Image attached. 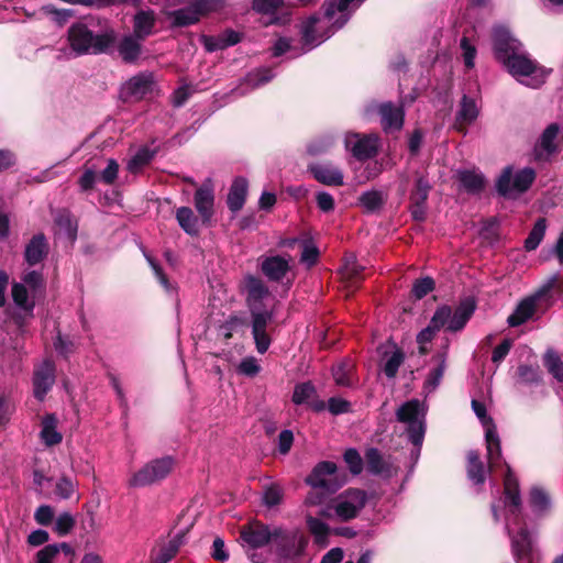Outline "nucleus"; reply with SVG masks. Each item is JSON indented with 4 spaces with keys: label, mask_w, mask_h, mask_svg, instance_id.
Returning a JSON list of instances; mask_svg holds the SVG:
<instances>
[{
    "label": "nucleus",
    "mask_w": 563,
    "mask_h": 563,
    "mask_svg": "<svg viewBox=\"0 0 563 563\" xmlns=\"http://www.w3.org/2000/svg\"><path fill=\"white\" fill-rule=\"evenodd\" d=\"M496 58L504 64L509 74L520 84L538 88L544 84L550 70L538 65L521 49V43L504 26L493 32Z\"/></svg>",
    "instance_id": "f257e3e1"
},
{
    "label": "nucleus",
    "mask_w": 563,
    "mask_h": 563,
    "mask_svg": "<svg viewBox=\"0 0 563 563\" xmlns=\"http://www.w3.org/2000/svg\"><path fill=\"white\" fill-rule=\"evenodd\" d=\"M563 295V276L559 273L550 276L533 294L521 299L507 318L511 328L520 327L529 320L544 314L555 302V297Z\"/></svg>",
    "instance_id": "f03ea898"
},
{
    "label": "nucleus",
    "mask_w": 563,
    "mask_h": 563,
    "mask_svg": "<svg viewBox=\"0 0 563 563\" xmlns=\"http://www.w3.org/2000/svg\"><path fill=\"white\" fill-rule=\"evenodd\" d=\"M536 179L537 172L532 167L515 172L512 165H507L496 178L495 189L498 196L505 199H517L532 187Z\"/></svg>",
    "instance_id": "7ed1b4c3"
},
{
    "label": "nucleus",
    "mask_w": 563,
    "mask_h": 563,
    "mask_svg": "<svg viewBox=\"0 0 563 563\" xmlns=\"http://www.w3.org/2000/svg\"><path fill=\"white\" fill-rule=\"evenodd\" d=\"M336 468V464L331 461L319 462L312 468L306 478V483L316 492H311L307 496V503L320 504L340 488L339 482L334 478Z\"/></svg>",
    "instance_id": "20e7f679"
},
{
    "label": "nucleus",
    "mask_w": 563,
    "mask_h": 563,
    "mask_svg": "<svg viewBox=\"0 0 563 563\" xmlns=\"http://www.w3.org/2000/svg\"><path fill=\"white\" fill-rule=\"evenodd\" d=\"M274 536L277 563H297L305 555L309 539L300 530L288 531L275 527Z\"/></svg>",
    "instance_id": "39448f33"
},
{
    "label": "nucleus",
    "mask_w": 563,
    "mask_h": 563,
    "mask_svg": "<svg viewBox=\"0 0 563 563\" xmlns=\"http://www.w3.org/2000/svg\"><path fill=\"white\" fill-rule=\"evenodd\" d=\"M71 48L77 54L103 53L114 41L112 34L93 35L84 24L73 25L68 32Z\"/></svg>",
    "instance_id": "423d86ee"
},
{
    "label": "nucleus",
    "mask_w": 563,
    "mask_h": 563,
    "mask_svg": "<svg viewBox=\"0 0 563 563\" xmlns=\"http://www.w3.org/2000/svg\"><path fill=\"white\" fill-rule=\"evenodd\" d=\"M175 460L172 456L154 459L140 468L132 478L130 485L145 487L165 479L173 471Z\"/></svg>",
    "instance_id": "0eeeda50"
},
{
    "label": "nucleus",
    "mask_w": 563,
    "mask_h": 563,
    "mask_svg": "<svg viewBox=\"0 0 563 563\" xmlns=\"http://www.w3.org/2000/svg\"><path fill=\"white\" fill-rule=\"evenodd\" d=\"M274 309L253 308L250 311L251 333L255 349L260 354L266 353L272 344L269 328L274 321Z\"/></svg>",
    "instance_id": "6e6552de"
},
{
    "label": "nucleus",
    "mask_w": 563,
    "mask_h": 563,
    "mask_svg": "<svg viewBox=\"0 0 563 563\" xmlns=\"http://www.w3.org/2000/svg\"><path fill=\"white\" fill-rule=\"evenodd\" d=\"M274 533L275 528L271 529L268 525L253 519L241 526L239 539L243 549L257 550L273 542Z\"/></svg>",
    "instance_id": "1a4fd4ad"
},
{
    "label": "nucleus",
    "mask_w": 563,
    "mask_h": 563,
    "mask_svg": "<svg viewBox=\"0 0 563 563\" xmlns=\"http://www.w3.org/2000/svg\"><path fill=\"white\" fill-rule=\"evenodd\" d=\"M153 75L141 73L130 78L121 88V97L125 101L140 100L152 91Z\"/></svg>",
    "instance_id": "9d476101"
},
{
    "label": "nucleus",
    "mask_w": 563,
    "mask_h": 563,
    "mask_svg": "<svg viewBox=\"0 0 563 563\" xmlns=\"http://www.w3.org/2000/svg\"><path fill=\"white\" fill-rule=\"evenodd\" d=\"M378 352L382 353L383 358H386L382 365L383 373L388 378H395L405 361V352L391 339L386 344L380 345Z\"/></svg>",
    "instance_id": "9b49d317"
},
{
    "label": "nucleus",
    "mask_w": 563,
    "mask_h": 563,
    "mask_svg": "<svg viewBox=\"0 0 563 563\" xmlns=\"http://www.w3.org/2000/svg\"><path fill=\"white\" fill-rule=\"evenodd\" d=\"M476 310V301L473 297H466L460 301L445 324V330L452 333L462 331Z\"/></svg>",
    "instance_id": "f8f14e48"
},
{
    "label": "nucleus",
    "mask_w": 563,
    "mask_h": 563,
    "mask_svg": "<svg viewBox=\"0 0 563 563\" xmlns=\"http://www.w3.org/2000/svg\"><path fill=\"white\" fill-rule=\"evenodd\" d=\"M452 313V308L448 305L438 307L429 322V324L422 329L417 335L418 344L430 343L435 333L445 327Z\"/></svg>",
    "instance_id": "ddd939ff"
},
{
    "label": "nucleus",
    "mask_w": 563,
    "mask_h": 563,
    "mask_svg": "<svg viewBox=\"0 0 563 563\" xmlns=\"http://www.w3.org/2000/svg\"><path fill=\"white\" fill-rule=\"evenodd\" d=\"M195 208L201 217L203 223L211 220L213 216L214 194L210 179H207L194 196Z\"/></svg>",
    "instance_id": "4468645a"
},
{
    "label": "nucleus",
    "mask_w": 563,
    "mask_h": 563,
    "mask_svg": "<svg viewBox=\"0 0 563 563\" xmlns=\"http://www.w3.org/2000/svg\"><path fill=\"white\" fill-rule=\"evenodd\" d=\"M307 168L313 178L322 185L340 187L344 184L342 170L331 164L312 163Z\"/></svg>",
    "instance_id": "2eb2a0df"
},
{
    "label": "nucleus",
    "mask_w": 563,
    "mask_h": 563,
    "mask_svg": "<svg viewBox=\"0 0 563 563\" xmlns=\"http://www.w3.org/2000/svg\"><path fill=\"white\" fill-rule=\"evenodd\" d=\"M244 283L249 311H252L253 308L268 309L263 302V299L269 295V289L264 282L256 276L249 275Z\"/></svg>",
    "instance_id": "dca6fc26"
},
{
    "label": "nucleus",
    "mask_w": 563,
    "mask_h": 563,
    "mask_svg": "<svg viewBox=\"0 0 563 563\" xmlns=\"http://www.w3.org/2000/svg\"><path fill=\"white\" fill-rule=\"evenodd\" d=\"M55 383V367L51 362H44L43 365L34 372L33 393L34 397L43 400Z\"/></svg>",
    "instance_id": "f3484780"
},
{
    "label": "nucleus",
    "mask_w": 563,
    "mask_h": 563,
    "mask_svg": "<svg viewBox=\"0 0 563 563\" xmlns=\"http://www.w3.org/2000/svg\"><path fill=\"white\" fill-rule=\"evenodd\" d=\"M325 24L327 23L319 18H309L302 26L305 44L313 47L329 38L333 34V31L321 32L325 27Z\"/></svg>",
    "instance_id": "a211bd4d"
},
{
    "label": "nucleus",
    "mask_w": 563,
    "mask_h": 563,
    "mask_svg": "<svg viewBox=\"0 0 563 563\" xmlns=\"http://www.w3.org/2000/svg\"><path fill=\"white\" fill-rule=\"evenodd\" d=\"M261 271L271 282L279 283L290 271L289 263L280 255L267 256L261 263Z\"/></svg>",
    "instance_id": "6ab92c4d"
},
{
    "label": "nucleus",
    "mask_w": 563,
    "mask_h": 563,
    "mask_svg": "<svg viewBox=\"0 0 563 563\" xmlns=\"http://www.w3.org/2000/svg\"><path fill=\"white\" fill-rule=\"evenodd\" d=\"M48 250L44 233L34 234L25 246L24 260L30 266H35L47 256Z\"/></svg>",
    "instance_id": "aec40b11"
},
{
    "label": "nucleus",
    "mask_w": 563,
    "mask_h": 563,
    "mask_svg": "<svg viewBox=\"0 0 563 563\" xmlns=\"http://www.w3.org/2000/svg\"><path fill=\"white\" fill-rule=\"evenodd\" d=\"M247 189L249 181L245 177L239 176L234 178L227 197V205L230 211L235 213L243 208L247 196Z\"/></svg>",
    "instance_id": "412c9836"
},
{
    "label": "nucleus",
    "mask_w": 563,
    "mask_h": 563,
    "mask_svg": "<svg viewBox=\"0 0 563 563\" xmlns=\"http://www.w3.org/2000/svg\"><path fill=\"white\" fill-rule=\"evenodd\" d=\"M156 14L153 10H140L133 18V34L137 40H145L154 33Z\"/></svg>",
    "instance_id": "4be33fe9"
},
{
    "label": "nucleus",
    "mask_w": 563,
    "mask_h": 563,
    "mask_svg": "<svg viewBox=\"0 0 563 563\" xmlns=\"http://www.w3.org/2000/svg\"><path fill=\"white\" fill-rule=\"evenodd\" d=\"M380 122L385 131L400 130L404 123V111L401 108L394 106L391 102L378 106Z\"/></svg>",
    "instance_id": "5701e85b"
},
{
    "label": "nucleus",
    "mask_w": 563,
    "mask_h": 563,
    "mask_svg": "<svg viewBox=\"0 0 563 563\" xmlns=\"http://www.w3.org/2000/svg\"><path fill=\"white\" fill-rule=\"evenodd\" d=\"M488 470L493 471L501 464V445L496 426H490L485 431Z\"/></svg>",
    "instance_id": "b1692460"
},
{
    "label": "nucleus",
    "mask_w": 563,
    "mask_h": 563,
    "mask_svg": "<svg viewBox=\"0 0 563 563\" xmlns=\"http://www.w3.org/2000/svg\"><path fill=\"white\" fill-rule=\"evenodd\" d=\"M486 467L481 460V454L477 450H470L466 455V474L467 478L474 485H484L486 482Z\"/></svg>",
    "instance_id": "393cba45"
},
{
    "label": "nucleus",
    "mask_w": 563,
    "mask_h": 563,
    "mask_svg": "<svg viewBox=\"0 0 563 563\" xmlns=\"http://www.w3.org/2000/svg\"><path fill=\"white\" fill-rule=\"evenodd\" d=\"M364 0H340L338 4L328 1L325 8V19L330 22L336 13H341L340 20L335 21V30L342 27L350 18V8L358 7Z\"/></svg>",
    "instance_id": "a878e982"
},
{
    "label": "nucleus",
    "mask_w": 563,
    "mask_h": 563,
    "mask_svg": "<svg viewBox=\"0 0 563 563\" xmlns=\"http://www.w3.org/2000/svg\"><path fill=\"white\" fill-rule=\"evenodd\" d=\"M506 465V474L504 476V494L506 498V503L516 508L519 509L521 506V497H520V489H519V482L515 474L512 473L510 466L504 462Z\"/></svg>",
    "instance_id": "bb28decb"
},
{
    "label": "nucleus",
    "mask_w": 563,
    "mask_h": 563,
    "mask_svg": "<svg viewBox=\"0 0 563 563\" xmlns=\"http://www.w3.org/2000/svg\"><path fill=\"white\" fill-rule=\"evenodd\" d=\"M187 534L186 531L178 532L173 539H170L167 543H164L159 547L153 562L154 563H168L172 561L178 553L180 547L185 543V537Z\"/></svg>",
    "instance_id": "cd10ccee"
},
{
    "label": "nucleus",
    "mask_w": 563,
    "mask_h": 563,
    "mask_svg": "<svg viewBox=\"0 0 563 563\" xmlns=\"http://www.w3.org/2000/svg\"><path fill=\"white\" fill-rule=\"evenodd\" d=\"M55 415L48 413L42 419L41 439L46 446H54L62 442L63 435L57 430Z\"/></svg>",
    "instance_id": "c85d7f7f"
},
{
    "label": "nucleus",
    "mask_w": 563,
    "mask_h": 563,
    "mask_svg": "<svg viewBox=\"0 0 563 563\" xmlns=\"http://www.w3.org/2000/svg\"><path fill=\"white\" fill-rule=\"evenodd\" d=\"M511 551L517 563L530 555L531 538L526 528H521L517 534L511 538Z\"/></svg>",
    "instance_id": "c756f323"
},
{
    "label": "nucleus",
    "mask_w": 563,
    "mask_h": 563,
    "mask_svg": "<svg viewBox=\"0 0 563 563\" xmlns=\"http://www.w3.org/2000/svg\"><path fill=\"white\" fill-rule=\"evenodd\" d=\"M457 179L464 190L470 195L481 194L486 185V179L482 174L472 170H462L457 175Z\"/></svg>",
    "instance_id": "7c9ffc66"
},
{
    "label": "nucleus",
    "mask_w": 563,
    "mask_h": 563,
    "mask_svg": "<svg viewBox=\"0 0 563 563\" xmlns=\"http://www.w3.org/2000/svg\"><path fill=\"white\" fill-rule=\"evenodd\" d=\"M365 463L368 473L373 475H382L388 473L390 465L385 461L380 451L376 448H369L365 452Z\"/></svg>",
    "instance_id": "2f4dec72"
},
{
    "label": "nucleus",
    "mask_w": 563,
    "mask_h": 563,
    "mask_svg": "<svg viewBox=\"0 0 563 563\" xmlns=\"http://www.w3.org/2000/svg\"><path fill=\"white\" fill-rule=\"evenodd\" d=\"M479 108L477 106V101L474 98L464 96L456 113L457 125L461 126L463 124H470L477 118Z\"/></svg>",
    "instance_id": "473e14b6"
},
{
    "label": "nucleus",
    "mask_w": 563,
    "mask_h": 563,
    "mask_svg": "<svg viewBox=\"0 0 563 563\" xmlns=\"http://www.w3.org/2000/svg\"><path fill=\"white\" fill-rule=\"evenodd\" d=\"M156 151H151L147 147L140 148L128 162L126 169L134 175L143 172L154 159Z\"/></svg>",
    "instance_id": "72a5a7b5"
},
{
    "label": "nucleus",
    "mask_w": 563,
    "mask_h": 563,
    "mask_svg": "<svg viewBox=\"0 0 563 563\" xmlns=\"http://www.w3.org/2000/svg\"><path fill=\"white\" fill-rule=\"evenodd\" d=\"M358 205L365 210L367 213H375L380 210L386 200L382 191L378 190H369L364 191L358 197Z\"/></svg>",
    "instance_id": "f704fd0d"
},
{
    "label": "nucleus",
    "mask_w": 563,
    "mask_h": 563,
    "mask_svg": "<svg viewBox=\"0 0 563 563\" xmlns=\"http://www.w3.org/2000/svg\"><path fill=\"white\" fill-rule=\"evenodd\" d=\"M176 220L179 227L189 235H197L198 218L189 207H180L176 211Z\"/></svg>",
    "instance_id": "c9c22d12"
},
{
    "label": "nucleus",
    "mask_w": 563,
    "mask_h": 563,
    "mask_svg": "<svg viewBox=\"0 0 563 563\" xmlns=\"http://www.w3.org/2000/svg\"><path fill=\"white\" fill-rule=\"evenodd\" d=\"M543 366L547 368L558 382L563 383V361L560 354L553 350L548 349L543 355Z\"/></svg>",
    "instance_id": "e433bc0d"
},
{
    "label": "nucleus",
    "mask_w": 563,
    "mask_h": 563,
    "mask_svg": "<svg viewBox=\"0 0 563 563\" xmlns=\"http://www.w3.org/2000/svg\"><path fill=\"white\" fill-rule=\"evenodd\" d=\"M354 366L350 361H343L332 368V376L338 386H353Z\"/></svg>",
    "instance_id": "4c0bfd02"
},
{
    "label": "nucleus",
    "mask_w": 563,
    "mask_h": 563,
    "mask_svg": "<svg viewBox=\"0 0 563 563\" xmlns=\"http://www.w3.org/2000/svg\"><path fill=\"white\" fill-rule=\"evenodd\" d=\"M547 230V219L541 217L533 224L531 231L525 240L526 251H534L542 242Z\"/></svg>",
    "instance_id": "58836bf2"
},
{
    "label": "nucleus",
    "mask_w": 563,
    "mask_h": 563,
    "mask_svg": "<svg viewBox=\"0 0 563 563\" xmlns=\"http://www.w3.org/2000/svg\"><path fill=\"white\" fill-rule=\"evenodd\" d=\"M434 358L438 361V365L429 373L424 382V387L430 390H434L444 376L446 369V352L438 353Z\"/></svg>",
    "instance_id": "ea45409f"
},
{
    "label": "nucleus",
    "mask_w": 563,
    "mask_h": 563,
    "mask_svg": "<svg viewBox=\"0 0 563 563\" xmlns=\"http://www.w3.org/2000/svg\"><path fill=\"white\" fill-rule=\"evenodd\" d=\"M529 501L534 512L543 515L550 509L551 500L549 494L541 487L534 486L530 490Z\"/></svg>",
    "instance_id": "a19ab883"
},
{
    "label": "nucleus",
    "mask_w": 563,
    "mask_h": 563,
    "mask_svg": "<svg viewBox=\"0 0 563 563\" xmlns=\"http://www.w3.org/2000/svg\"><path fill=\"white\" fill-rule=\"evenodd\" d=\"M169 16L173 18L174 26H187L197 23L200 20V15L196 11L194 4L173 11L169 13Z\"/></svg>",
    "instance_id": "79ce46f5"
},
{
    "label": "nucleus",
    "mask_w": 563,
    "mask_h": 563,
    "mask_svg": "<svg viewBox=\"0 0 563 563\" xmlns=\"http://www.w3.org/2000/svg\"><path fill=\"white\" fill-rule=\"evenodd\" d=\"M306 523L310 533L314 537V541L317 543L327 542L330 534V527L325 522L319 518L307 516Z\"/></svg>",
    "instance_id": "37998d69"
},
{
    "label": "nucleus",
    "mask_w": 563,
    "mask_h": 563,
    "mask_svg": "<svg viewBox=\"0 0 563 563\" xmlns=\"http://www.w3.org/2000/svg\"><path fill=\"white\" fill-rule=\"evenodd\" d=\"M141 40H137L134 35L126 36L122 40L119 46V52L122 58L126 62L135 60L141 52Z\"/></svg>",
    "instance_id": "c03bdc74"
},
{
    "label": "nucleus",
    "mask_w": 563,
    "mask_h": 563,
    "mask_svg": "<svg viewBox=\"0 0 563 563\" xmlns=\"http://www.w3.org/2000/svg\"><path fill=\"white\" fill-rule=\"evenodd\" d=\"M431 185L427 177L419 175L416 178L415 186L410 192V202L426 203L431 190Z\"/></svg>",
    "instance_id": "a18cd8bd"
},
{
    "label": "nucleus",
    "mask_w": 563,
    "mask_h": 563,
    "mask_svg": "<svg viewBox=\"0 0 563 563\" xmlns=\"http://www.w3.org/2000/svg\"><path fill=\"white\" fill-rule=\"evenodd\" d=\"M419 400L412 399L402 404L397 412L396 417L399 422L416 423L419 415Z\"/></svg>",
    "instance_id": "49530a36"
},
{
    "label": "nucleus",
    "mask_w": 563,
    "mask_h": 563,
    "mask_svg": "<svg viewBox=\"0 0 563 563\" xmlns=\"http://www.w3.org/2000/svg\"><path fill=\"white\" fill-rule=\"evenodd\" d=\"M12 299L19 308L25 310L26 312L33 311L35 303L33 301H29V292L24 284L13 283Z\"/></svg>",
    "instance_id": "de8ad7c7"
},
{
    "label": "nucleus",
    "mask_w": 563,
    "mask_h": 563,
    "mask_svg": "<svg viewBox=\"0 0 563 563\" xmlns=\"http://www.w3.org/2000/svg\"><path fill=\"white\" fill-rule=\"evenodd\" d=\"M284 498V489L279 484L273 483L264 488L262 503L267 508L278 506Z\"/></svg>",
    "instance_id": "09e8293b"
},
{
    "label": "nucleus",
    "mask_w": 563,
    "mask_h": 563,
    "mask_svg": "<svg viewBox=\"0 0 563 563\" xmlns=\"http://www.w3.org/2000/svg\"><path fill=\"white\" fill-rule=\"evenodd\" d=\"M316 394L317 389L311 382L299 383L294 388L291 401L295 405L308 404V400Z\"/></svg>",
    "instance_id": "8fccbe9b"
},
{
    "label": "nucleus",
    "mask_w": 563,
    "mask_h": 563,
    "mask_svg": "<svg viewBox=\"0 0 563 563\" xmlns=\"http://www.w3.org/2000/svg\"><path fill=\"white\" fill-rule=\"evenodd\" d=\"M350 151L357 161L364 162L375 157L379 152V147L377 143H353Z\"/></svg>",
    "instance_id": "3c124183"
},
{
    "label": "nucleus",
    "mask_w": 563,
    "mask_h": 563,
    "mask_svg": "<svg viewBox=\"0 0 563 563\" xmlns=\"http://www.w3.org/2000/svg\"><path fill=\"white\" fill-rule=\"evenodd\" d=\"M435 288V282L432 277L426 276L423 278L416 279L412 288L411 296L416 300H420L426 297L429 292L433 291Z\"/></svg>",
    "instance_id": "603ef678"
},
{
    "label": "nucleus",
    "mask_w": 563,
    "mask_h": 563,
    "mask_svg": "<svg viewBox=\"0 0 563 563\" xmlns=\"http://www.w3.org/2000/svg\"><path fill=\"white\" fill-rule=\"evenodd\" d=\"M343 460L346 463L349 471L353 475H358L362 473L364 462H363L361 454L358 453V451L356 449L350 448V449L345 450V452L343 454Z\"/></svg>",
    "instance_id": "864d4df0"
},
{
    "label": "nucleus",
    "mask_w": 563,
    "mask_h": 563,
    "mask_svg": "<svg viewBox=\"0 0 563 563\" xmlns=\"http://www.w3.org/2000/svg\"><path fill=\"white\" fill-rule=\"evenodd\" d=\"M55 222L60 229L65 230L70 240H76L77 223L73 220L69 211L63 210L59 212L55 219Z\"/></svg>",
    "instance_id": "5fc2aeb1"
},
{
    "label": "nucleus",
    "mask_w": 563,
    "mask_h": 563,
    "mask_svg": "<svg viewBox=\"0 0 563 563\" xmlns=\"http://www.w3.org/2000/svg\"><path fill=\"white\" fill-rule=\"evenodd\" d=\"M75 527V519L69 512L60 514L55 520L54 531L64 537L68 534Z\"/></svg>",
    "instance_id": "6e6d98bb"
},
{
    "label": "nucleus",
    "mask_w": 563,
    "mask_h": 563,
    "mask_svg": "<svg viewBox=\"0 0 563 563\" xmlns=\"http://www.w3.org/2000/svg\"><path fill=\"white\" fill-rule=\"evenodd\" d=\"M335 515L342 520V521H349L354 518H356L360 514V510L354 507L352 504L347 503L346 500H340L334 506Z\"/></svg>",
    "instance_id": "4d7b16f0"
},
{
    "label": "nucleus",
    "mask_w": 563,
    "mask_h": 563,
    "mask_svg": "<svg viewBox=\"0 0 563 563\" xmlns=\"http://www.w3.org/2000/svg\"><path fill=\"white\" fill-rule=\"evenodd\" d=\"M344 497L347 503L352 504L360 511L365 507L367 503V494L365 490L360 488H349L344 492Z\"/></svg>",
    "instance_id": "13d9d810"
},
{
    "label": "nucleus",
    "mask_w": 563,
    "mask_h": 563,
    "mask_svg": "<svg viewBox=\"0 0 563 563\" xmlns=\"http://www.w3.org/2000/svg\"><path fill=\"white\" fill-rule=\"evenodd\" d=\"M260 372L261 366L254 356L244 357L238 366V373L247 377H254Z\"/></svg>",
    "instance_id": "bf43d9fd"
},
{
    "label": "nucleus",
    "mask_w": 563,
    "mask_h": 563,
    "mask_svg": "<svg viewBox=\"0 0 563 563\" xmlns=\"http://www.w3.org/2000/svg\"><path fill=\"white\" fill-rule=\"evenodd\" d=\"M558 151V143H536L533 148V159L536 162H543Z\"/></svg>",
    "instance_id": "052dcab7"
},
{
    "label": "nucleus",
    "mask_w": 563,
    "mask_h": 563,
    "mask_svg": "<svg viewBox=\"0 0 563 563\" xmlns=\"http://www.w3.org/2000/svg\"><path fill=\"white\" fill-rule=\"evenodd\" d=\"M23 284L31 288L35 294L45 287L44 278L42 273L37 271H31L24 274L22 277Z\"/></svg>",
    "instance_id": "680f3d73"
},
{
    "label": "nucleus",
    "mask_w": 563,
    "mask_h": 563,
    "mask_svg": "<svg viewBox=\"0 0 563 563\" xmlns=\"http://www.w3.org/2000/svg\"><path fill=\"white\" fill-rule=\"evenodd\" d=\"M144 256H145L147 263L150 264L151 268L153 269V273H154L155 277L157 278L158 283L166 290H169L170 289V283H169V279H168L167 275L165 274L164 269L162 268V266L150 254L144 252Z\"/></svg>",
    "instance_id": "e2e57ef3"
},
{
    "label": "nucleus",
    "mask_w": 563,
    "mask_h": 563,
    "mask_svg": "<svg viewBox=\"0 0 563 563\" xmlns=\"http://www.w3.org/2000/svg\"><path fill=\"white\" fill-rule=\"evenodd\" d=\"M75 486L67 476H62L55 485V494L62 499H68L74 494Z\"/></svg>",
    "instance_id": "0e129e2a"
},
{
    "label": "nucleus",
    "mask_w": 563,
    "mask_h": 563,
    "mask_svg": "<svg viewBox=\"0 0 563 563\" xmlns=\"http://www.w3.org/2000/svg\"><path fill=\"white\" fill-rule=\"evenodd\" d=\"M320 252L317 246L309 243H303L300 261L306 263L309 267L317 264Z\"/></svg>",
    "instance_id": "69168bd1"
},
{
    "label": "nucleus",
    "mask_w": 563,
    "mask_h": 563,
    "mask_svg": "<svg viewBox=\"0 0 563 563\" xmlns=\"http://www.w3.org/2000/svg\"><path fill=\"white\" fill-rule=\"evenodd\" d=\"M350 409H351V404H350V401H347L345 399H342L339 397H331L328 400V410L333 416H339V415L349 412Z\"/></svg>",
    "instance_id": "338daca9"
},
{
    "label": "nucleus",
    "mask_w": 563,
    "mask_h": 563,
    "mask_svg": "<svg viewBox=\"0 0 563 563\" xmlns=\"http://www.w3.org/2000/svg\"><path fill=\"white\" fill-rule=\"evenodd\" d=\"M59 553V545L47 544L36 553V563H52Z\"/></svg>",
    "instance_id": "774afa93"
}]
</instances>
